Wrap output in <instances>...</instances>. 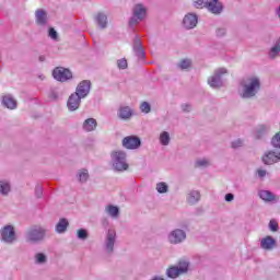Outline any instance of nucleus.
<instances>
[{
  "instance_id": "nucleus-32",
  "label": "nucleus",
  "mask_w": 280,
  "mask_h": 280,
  "mask_svg": "<svg viewBox=\"0 0 280 280\" xmlns=\"http://www.w3.org/2000/svg\"><path fill=\"white\" fill-rule=\"evenodd\" d=\"M176 267L179 270L180 275H185L186 272H189V261L187 260H179Z\"/></svg>"
},
{
  "instance_id": "nucleus-21",
  "label": "nucleus",
  "mask_w": 280,
  "mask_h": 280,
  "mask_svg": "<svg viewBox=\"0 0 280 280\" xmlns=\"http://www.w3.org/2000/svg\"><path fill=\"white\" fill-rule=\"evenodd\" d=\"M2 106H4V108H9V110H14L16 108V101L12 95H4L2 97Z\"/></svg>"
},
{
  "instance_id": "nucleus-46",
  "label": "nucleus",
  "mask_w": 280,
  "mask_h": 280,
  "mask_svg": "<svg viewBox=\"0 0 280 280\" xmlns=\"http://www.w3.org/2000/svg\"><path fill=\"white\" fill-rule=\"evenodd\" d=\"M48 97H49V100H54V101L58 100V91L50 90Z\"/></svg>"
},
{
  "instance_id": "nucleus-45",
  "label": "nucleus",
  "mask_w": 280,
  "mask_h": 280,
  "mask_svg": "<svg viewBox=\"0 0 280 280\" xmlns=\"http://www.w3.org/2000/svg\"><path fill=\"white\" fill-rule=\"evenodd\" d=\"M242 145H244V142L241 139L235 140V141L232 142V148L234 150H237V148H242Z\"/></svg>"
},
{
  "instance_id": "nucleus-35",
  "label": "nucleus",
  "mask_w": 280,
  "mask_h": 280,
  "mask_svg": "<svg viewBox=\"0 0 280 280\" xmlns=\"http://www.w3.org/2000/svg\"><path fill=\"white\" fill-rule=\"evenodd\" d=\"M140 113H143L144 115H149V113H152V105H150L149 102H142L140 104Z\"/></svg>"
},
{
  "instance_id": "nucleus-33",
  "label": "nucleus",
  "mask_w": 280,
  "mask_h": 280,
  "mask_svg": "<svg viewBox=\"0 0 280 280\" xmlns=\"http://www.w3.org/2000/svg\"><path fill=\"white\" fill-rule=\"evenodd\" d=\"M155 189L158 194H167L170 191V186L165 182H160L156 184Z\"/></svg>"
},
{
  "instance_id": "nucleus-9",
  "label": "nucleus",
  "mask_w": 280,
  "mask_h": 280,
  "mask_svg": "<svg viewBox=\"0 0 280 280\" xmlns=\"http://www.w3.org/2000/svg\"><path fill=\"white\" fill-rule=\"evenodd\" d=\"M132 51L139 62H145V49L143 48V42H141L140 37L133 38Z\"/></svg>"
},
{
  "instance_id": "nucleus-5",
  "label": "nucleus",
  "mask_w": 280,
  "mask_h": 280,
  "mask_svg": "<svg viewBox=\"0 0 280 280\" xmlns=\"http://www.w3.org/2000/svg\"><path fill=\"white\" fill-rule=\"evenodd\" d=\"M46 234L47 230L40 226L31 228L26 232V241L32 242V244H37V242H42V240H45Z\"/></svg>"
},
{
  "instance_id": "nucleus-1",
  "label": "nucleus",
  "mask_w": 280,
  "mask_h": 280,
  "mask_svg": "<svg viewBox=\"0 0 280 280\" xmlns=\"http://www.w3.org/2000/svg\"><path fill=\"white\" fill-rule=\"evenodd\" d=\"M243 100H253L261 90V81L257 77L248 78L246 81L241 82Z\"/></svg>"
},
{
  "instance_id": "nucleus-25",
  "label": "nucleus",
  "mask_w": 280,
  "mask_h": 280,
  "mask_svg": "<svg viewBox=\"0 0 280 280\" xmlns=\"http://www.w3.org/2000/svg\"><path fill=\"white\" fill-rule=\"evenodd\" d=\"M67 229H69V221L65 218L60 219L57 223L55 231L56 233L62 234L67 232Z\"/></svg>"
},
{
  "instance_id": "nucleus-8",
  "label": "nucleus",
  "mask_w": 280,
  "mask_h": 280,
  "mask_svg": "<svg viewBox=\"0 0 280 280\" xmlns=\"http://www.w3.org/2000/svg\"><path fill=\"white\" fill-rule=\"evenodd\" d=\"M167 240L170 244H173V245L183 244V242L187 240V232H185V230L175 229L170 232Z\"/></svg>"
},
{
  "instance_id": "nucleus-18",
  "label": "nucleus",
  "mask_w": 280,
  "mask_h": 280,
  "mask_svg": "<svg viewBox=\"0 0 280 280\" xmlns=\"http://www.w3.org/2000/svg\"><path fill=\"white\" fill-rule=\"evenodd\" d=\"M117 115L122 121H128V119H131L132 115H135V110L131 109L130 106H120Z\"/></svg>"
},
{
  "instance_id": "nucleus-16",
  "label": "nucleus",
  "mask_w": 280,
  "mask_h": 280,
  "mask_svg": "<svg viewBox=\"0 0 280 280\" xmlns=\"http://www.w3.org/2000/svg\"><path fill=\"white\" fill-rule=\"evenodd\" d=\"M198 25V15L196 13H187L183 19V27L185 30H194Z\"/></svg>"
},
{
  "instance_id": "nucleus-26",
  "label": "nucleus",
  "mask_w": 280,
  "mask_h": 280,
  "mask_svg": "<svg viewBox=\"0 0 280 280\" xmlns=\"http://www.w3.org/2000/svg\"><path fill=\"white\" fill-rule=\"evenodd\" d=\"M187 202L188 205H197V202H200V191L191 190L187 196Z\"/></svg>"
},
{
  "instance_id": "nucleus-38",
  "label": "nucleus",
  "mask_w": 280,
  "mask_h": 280,
  "mask_svg": "<svg viewBox=\"0 0 280 280\" xmlns=\"http://www.w3.org/2000/svg\"><path fill=\"white\" fill-rule=\"evenodd\" d=\"M178 69L185 70V69H189V67H191V59H182L178 63H177Z\"/></svg>"
},
{
  "instance_id": "nucleus-51",
  "label": "nucleus",
  "mask_w": 280,
  "mask_h": 280,
  "mask_svg": "<svg viewBox=\"0 0 280 280\" xmlns=\"http://www.w3.org/2000/svg\"><path fill=\"white\" fill-rule=\"evenodd\" d=\"M257 174H258L259 178H264L266 176V171L265 170H258Z\"/></svg>"
},
{
  "instance_id": "nucleus-49",
  "label": "nucleus",
  "mask_w": 280,
  "mask_h": 280,
  "mask_svg": "<svg viewBox=\"0 0 280 280\" xmlns=\"http://www.w3.org/2000/svg\"><path fill=\"white\" fill-rule=\"evenodd\" d=\"M182 109H183L184 113H189V110H191V105L183 104Z\"/></svg>"
},
{
  "instance_id": "nucleus-11",
  "label": "nucleus",
  "mask_w": 280,
  "mask_h": 280,
  "mask_svg": "<svg viewBox=\"0 0 280 280\" xmlns=\"http://www.w3.org/2000/svg\"><path fill=\"white\" fill-rule=\"evenodd\" d=\"M122 148L126 150H139L141 148V138L138 136H127L122 139Z\"/></svg>"
},
{
  "instance_id": "nucleus-39",
  "label": "nucleus",
  "mask_w": 280,
  "mask_h": 280,
  "mask_svg": "<svg viewBox=\"0 0 280 280\" xmlns=\"http://www.w3.org/2000/svg\"><path fill=\"white\" fill-rule=\"evenodd\" d=\"M192 5L197 10H203V8H207V0H194Z\"/></svg>"
},
{
  "instance_id": "nucleus-53",
  "label": "nucleus",
  "mask_w": 280,
  "mask_h": 280,
  "mask_svg": "<svg viewBox=\"0 0 280 280\" xmlns=\"http://www.w3.org/2000/svg\"><path fill=\"white\" fill-rule=\"evenodd\" d=\"M39 62H45V56H39Z\"/></svg>"
},
{
  "instance_id": "nucleus-37",
  "label": "nucleus",
  "mask_w": 280,
  "mask_h": 280,
  "mask_svg": "<svg viewBox=\"0 0 280 280\" xmlns=\"http://www.w3.org/2000/svg\"><path fill=\"white\" fill-rule=\"evenodd\" d=\"M77 237H78V240H81L82 242L89 240V231L86 229H79L77 231Z\"/></svg>"
},
{
  "instance_id": "nucleus-10",
  "label": "nucleus",
  "mask_w": 280,
  "mask_h": 280,
  "mask_svg": "<svg viewBox=\"0 0 280 280\" xmlns=\"http://www.w3.org/2000/svg\"><path fill=\"white\" fill-rule=\"evenodd\" d=\"M0 235L2 242H4L5 244H13L14 242H16V232H14V226L12 225L4 226L1 230Z\"/></svg>"
},
{
  "instance_id": "nucleus-40",
  "label": "nucleus",
  "mask_w": 280,
  "mask_h": 280,
  "mask_svg": "<svg viewBox=\"0 0 280 280\" xmlns=\"http://www.w3.org/2000/svg\"><path fill=\"white\" fill-rule=\"evenodd\" d=\"M269 231H272L273 233H277V231H279V222H277V220L271 219L269 221Z\"/></svg>"
},
{
  "instance_id": "nucleus-20",
  "label": "nucleus",
  "mask_w": 280,
  "mask_h": 280,
  "mask_svg": "<svg viewBox=\"0 0 280 280\" xmlns=\"http://www.w3.org/2000/svg\"><path fill=\"white\" fill-rule=\"evenodd\" d=\"M277 246V240H275L272 236H266L260 242V247L264 250H272Z\"/></svg>"
},
{
  "instance_id": "nucleus-50",
  "label": "nucleus",
  "mask_w": 280,
  "mask_h": 280,
  "mask_svg": "<svg viewBox=\"0 0 280 280\" xmlns=\"http://www.w3.org/2000/svg\"><path fill=\"white\" fill-rule=\"evenodd\" d=\"M48 36H58V32H56V28L50 27L48 31Z\"/></svg>"
},
{
  "instance_id": "nucleus-48",
  "label": "nucleus",
  "mask_w": 280,
  "mask_h": 280,
  "mask_svg": "<svg viewBox=\"0 0 280 280\" xmlns=\"http://www.w3.org/2000/svg\"><path fill=\"white\" fill-rule=\"evenodd\" d=\"M235 200V195L229 192L225 195V202H233Z\"/></svg>"
},
{
  "instance_id": "nucleus-44",
  "label": "nucleus",
  "mask_w": 280,
  "mask_h": 280,
  "mask_svg": "<svg viewBox=\"0 0 280 280\" xmlns=\"http://www.w3.org/2000/svg\"><path fill=\"white\" fill-rule=\"evenodd\" d=\"M35 196L36 198H43V186L36 185L35 187Z\"/></svg>"
},
{
  "instance_id": "nucleus-15",
  "label": "nucleus",
  "mask_w": 280,
  "mask_h": 280,
  "mask_svg": "<svg viewBox=\"0 0 280 280\" xmlns=\"http://www.w3.org/2000/svg\"><path fill=\"white\" fill-rule=\"evenodd\" d=\"M77 95H79L80 97H88L89 94L91 93V80H83L81 81L77 89H75V92Z\"/></svg>"
},
{
  "instance_id": "nucleus-12",
  "label": "nucleus",
  "mask_w": 280,
  "mask_h": 280,
  "mask_svg": "<svg viewBox=\"0 0 280 280\" xmlns=\"http://www.w3.org/2000/svg\"><path fill=\"white\" fill-rule=\"evenodd\" d=\"M206 10L211 14L220 15L224 11V5L220 0H207Z\"/></svg>"
},
{
  "instance_id": "nucleus-4",
  "label": "nucleus",
  "mask_w": 280,
  "mask_h": 280,
  "mask_svg": "<svg viewBox=\"0 0 280 280\" xmlns=\"http://www.w3.org/2000/svg\"><path fill=\"white\" fill-rule=\"evenodd\" d=\"M229 70L226 68H219L214 71L213 75L208 79V84L211 89H222L224 86V81L222 75H226Z\"/></svg>"
},
{
  "instance_id": "nucleus-30",
  "label": "nucleus",
  "mask_w": 280,
  "mask_h": 280,
  "mask_svg": "<svg viewBox=\"0 0 280 280\" xmlns=\"http://www.w3.org/2000/svg\"><path fill=\"white\" fill-rule=\"evenodd\" d=\"M10 182L8 180H0V194L2 196H8L10 194Z\"/></svg>"
},
{
  "instance_id": "nucleus-23",
  "label": "nucleus",
  "mask_w": 280,
  "mask_h": 280,
  "mask_svg": "<svg viewBox=\"0 0 280 280\" xmlns=\"http://www.w3.org/2000/svg\"><path fill=\"white\" fill-rule=\"evenodd\" d=\"M95 128H97V120H95V118H88L84 120L83 130H85V132H93Z\"/></svg>"
},
{
  "instance_id": "nucleus-27",
  "label": "nucleus",
  "mask_w": 280,
  "mask_h": 280,
  "mask_svg": "<svg viewBox=\"0 0 280 280\" xmlns=\"http://www.w3.org/2000/svg\"><path fill=\"white\" fill-rule=\"evenodd\" d=\"M89 178H90L89 170L81 168L77 172V180H79L81 184L86 183Z\"/></svg>"
},
{
  "instance_id": "nucleus-29",
  "label": "nucleus",
  "mask_w": 280,
  "mask_h": 280,
  "mask_svg": "<svg viewBox=\"0 0 280 280\" xmlns=\"http://www.w3.org/2000/svg\"><path fill=\"white\" fill-rule=\"evenodd\" d=\"M180 275L182 273L176 266L166 269V276L168 277V279H176L177 277H180Z\"/></svg>"
},
{
  "instance_id": "nucleus-14",
  "label": "nucleus",
  "mask_w": 280,
  "mask_h": 280,
  "mask_svg": "<svg viewBox=\"0 0 280 280\" xmlns=\"http://www.w3.org/2000/svg\"><path fill=\"white\" fill-rule=\"evenodd\" d=\"M93 21L100 30H106L108 27V15L105 12L100 11L95 13Z\"/></svg>"
},
{
  "instance_id": "nucleus-43",
  "label": "nucleus",
  "mask_w": 280,
  "mask_h": 280,
  "mask_svg": "<svg viewBox=\"0 0 280 280\" xmlns=\"http://www.w3.org/2000/svg\"><path fill=\"white\" fill-rule=\"evenodd\" d=\"M271 144L273 148H280V131L273 136L271 139Z\"/></svg>"
},
{
  "instance_id": "nucleus-31",
  "label": "nucleus",
  "mask_w": 280,
  "mask_h": 280,
  "mask_svg": "<svg viewBox=\"0 0 280 280\" xmlns=\"http://www.w3.org/2000/svg\"><path fill=\"white\" fill-rule=\"evenodd\" d=\"M34 259L37 266H45V264H47V255H45L44 253L35 254Z\"/></svg>"
},
{
  "instance_id": "nucleus-24",
  "label": "nucleus",
  "mask_w": 280,
  "mask_h": 280,
  "mask_svg": "<svg viewBox=\"0 0 280 280\" xmlns=\"http://www.w3.org/2000/svg\"><path fill=\"white\" fill-rule=\"evenodd\" d=\"M280 56V38L275 43V45L270 48L268 52V57L270 60H275V58H279Z\"/></svg>"
},
{
  "instance_id": "nucleus-52",
  "label": "nucleus",
  "mask_w": 280,
  "mask_h": 280,
  "mask_svg": "<svg viewBox=\"0 0 280 280\" xmlns=\"http://www.w3.org/2000/svg\"><path fill=\"white\" fill-rule=\"evenodd\" d=\"M50 38H52V40H55L56 43H58V40H60L59 36H51Z\"/></svg>"
},
{
  "instance_id": "nucleus-28",
  "label": "nucleus",
  "mask_w": 280,
  "mask_h": 280,
  "mask_svg": "<svg viewBox=\"0 0 280 280\" xmlns=\"http://www.w3.org/2000/svg\"><path fill=\"white\" fill-rule=\"evenodd\" d=\"M105 211L110 218H119V207L117 206L108 205Z\"/></svg>"
},
{
  "instance_id": "nucleus-17",
  "label": "nucleus",
  "mask_w": 280,
  "mask_h": 280,
  "mask_svg": "<svg viewBox=\"0 0 280 280\" xmlns=\"http://www.w3.org/2000/svg\"><path fill=\"white\" fill-rule=\"evenodd\" d=\"M280 161V152L269 151L262 156V163L265 165H275V163H279Z\"/></svg>"
},
{
  "instance_id": "nucleus-22",
  "label": "nucleus",
  "mask_w": 280,
  "mask_h": 280,
  "mask_svg": "<svg viewBox=\"0 0 280 280\" xmlns=\"http://www.w3.org/2000/svg\"><path fill=\"white\" fill-rule=\"evenodd\" d=\"M258 196L265 202H275L277 200V196L270 190H260Z\"/></svg>"
},
{
  "instance_id": "nucleus-47",
  "label": "nucleus",
  "mask_w": 280,
  "mask_h": 280,
  "mask_svg": "<svg viewBox=\"0 0 280 280\" xmlns=\"http://www.w3.org/2000/svg\"><path fill=\"white\" fill-rule=\"evenodd\" d=\"M225 34H228L226 27H219L217 30V36H225Z\"/></svg>"
},
{
  "instance_id": "nucleus-13",
  "label": "nucleus",
  "mask_w": 280,
  "mask_h": 280,
  "mask_svg": "<svg viewBox=\"0 0 280 280\" xmlns=\"http://www.w3.org/2000/svg\"><path fill=\"white\" fill-rule=\"evenodd\" d=\"M82 100H84L82 96H80L78 93H72L67 102L68 109L70 113H73L80 108V104H82Z\"/></svg>"
},
{
  "instance_id": "nucleus-2",
  "label": "nucleus",
  "mask_w": 280,
  "mask_h": 280,
  "mask_svg": "<svg viewBox=\"0 0 280 280\" xmlns=\"http://www.w3.org/2000/svg\"><path fill=\"white\" fill-rule=\"evenodd\" d=\"M127 154L126 151H113L110 154L112 159V167L114 172H126L128 171V161H127Z\"/></svg>"
},
{
  "instance_id": "nucleus-7",
  "label": "nucleus",
  "mask_w": 280,
  "mask_h": 280,
  "mask_svg": "<svg viewBox=\"0 0 280 280\" xmlns=\"http://www.w3.org/2000/svg\"><path fill=\"white\" fill-rule=\"evenodd\" d=\"M117 242V232L115 230H108L105 236L103 248L107 255L115 253V244Z\"/></svg>"
},
{
  "instance_id": "nucleus-36",
  "label": "nucleus",
  "mask_w": 280,
  "mask_h": 280,
  "mask_svg": "<svg viewBox=\"0 0 280 280\" xmlns=\"http://www.w3.org/2000/svg\"><path fill=\"white\" fill-rule=\"evenodd\" d=\"M268 130H270V128H268V126H266V125L259 126L256 130V139H261V137H264V135H266V132H268Z\"/></svg>"
},
{
  "instance_id": "nucleus-41",
  "label": "nucleus",
  "mask_w": 280,
  "mask_h": 280,
  "mask_svg": "<svg viewBox=\"0 0 280 280\" xmlns=\"http://www.w3.org/2000/svg\"><path fill=\"white\" fill-rule=\"evenodd\" d=\"M207 166H209V160L207 159L197 160L195 162V167H207Z\"/></svg>"
},
{
  "instance_id": "nucleus-3",
  "label": "nucleus",
  "mask_w": 280,
  "mask_h": 280,
  "mask_svg": "<svg viewBox=\"0 0 280 280\" xmlns=\"http://www.w3.org/2000/svg\"><path fill=\"white\" fill-rule=\"evenodd\" d=\"M145 14H148V9L145 8V5L141 3L133 5L132 16L129 20V27H131L132 30L135 25H139V23H141V21L145 19Z\"/></svg>"
},
{
  "instance_id": "nucleus-6",
  "label": "nucleus",
  "mask_w": 280,
  "mask_h": 280,
  "mask_svg": "<svg viewBox=\"0 0 280 280\" xmlns=\"http://www.w3.org/2000/svg\"><path fill=\"white\" fill-rule=\"evenodd\" d=\"M52 78L57 82H69V80H73V72L69 68L57 67L52 70Z\"/></svg>"
},
{
  "instance_id": "nucleus-42",
  "label": "nucleus",
  "mask_w": 280,
  "mask_h": 280,
  "mask_svg": "<svg viewBox=\"0 0 280 280\" xmlns=\"http://www.w3.org/2000/svg\"><path fill=\"white\" fill-rule=\"evenodd\" d=\"M117 67H118V69H121V70L128 69V60H126V58L118 59Z\"/></svg>"
},
{
  "instance_id": "nucleus-34",
  "label": "nucleus",
  "mask_w": 280,
  "mask_h": 280,
  "mask_svg": "<svg viewBox=\"0 0 280 280\" xmlns=\"http://www.w3.org/2000/svg\"><path fill=\"white\" fill-rule=\"evenodd\" d=\"M170 141H172V138L170 137V132L163 131L160 135V143H161V145H170Z\"/></svg>"
},
{
  "instance_id": "nucleus-19",
  "label": "nucleus",
  "mask_w": 280,
  "mask_h": 280,
  "mask_svg": "<svg viewBox=\"0 0 280 280\" xmlns=\"http://www.w3.org/2000/svg\"><path fill=\"white\" fill-rule=\"evenodd\" d=\"M35 23L42 27L47 25V11L45 9H37L35 11Z\"/></svg>"
}]
</instances>
